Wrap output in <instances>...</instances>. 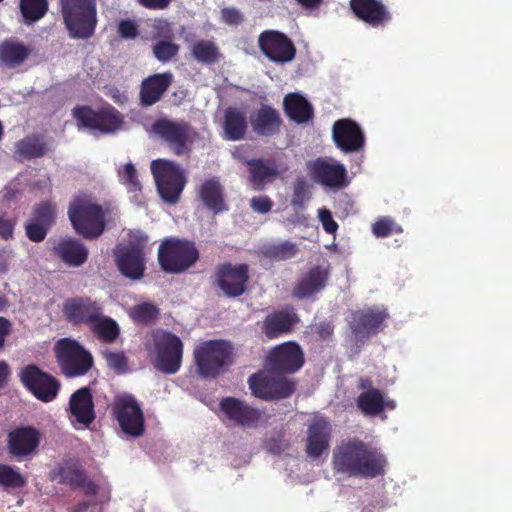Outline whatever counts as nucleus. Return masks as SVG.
<instances>
[{
	"instance_id": "obj_50",
	"label": "nucleus",
	"mask_w": 512,
	"mask_h": 512,
	"mask_svg": "<svg viewBox=\"0 0 512 512\" xmlns=\"http://www.w3.org/2000/svg\"><path fill=\"white\" fill-rule=\"evenodd\" d=\"M120 181L126 186L128 191L136 192L141 190V183L138 179L137 170L132 163L124 165L123 169L119 171Z\"/></svg>"
},
{
	"instance_id": "obj_34",
	"label": "nucleus",
	"mask_w": 512,
	"mask_h": 512,
	"mask_svg": "<svg viewBox=\"0 0 512 512\" xmlns=\"http://www.w3.org/2000/svg\"><path fill=\"white\" fill-rule=\"evenodd\" d=\"M50 148L42 135L29 134L14 145V158L20 162L44 157Z\"/></svg>"
},
{
	"instance_id": "obj_35",
	"label": "nucleus",
	"mask_w": 512,
	"mask_h": 512,
	"mask_svg": "<svg viewBox=\"0 0 512 512\" xmlns=\"http://www.w3.org/2000/svg\"><path fill=\"white\" fill-rule=\"evenodd\" d=\"M249 169V178L254 190H262L279 174L276 164L270 159L258 158L245 160Z\"/></svg>"
},
{
	"instance_id": "obj_58",
	"label": "nucleus",
	"mask_w": 512,
	"mask_h": 512,
	"mask_svg": "<svg viewBox=\"0 0 512 512\" xmlns=\"http://www.w3.org/2000/svg\"><path fill=\"white\" fill-rule=\"evenodd\" d=\"M319 219L322 223L323 229L329 233L334 234L338 229L337 222L333 219L332 213L327 209L319 210Z\"/></svg>"
},
{
	"instance_id": "obj_22",
	"label": "nucleus",
	"mask_w": 512,
	"mask_h": 512,
	"mask_svg": "<svg viewBox=\"0 0 512 512\" xmlns=\"http://www.w3.org/2000/svg\"><path fill=\"white\" fill-rule=\"evenodd\" d=\"M353 15L371 27H385L392 20V13L382 0H350Z\"/></svg>"
},
{
	"instance_id": "obj_25",
	"label": "nucleus",
	"mask_w": 512,
	"mask_h": 512,
	"mask_svg": "<svg viewBox=\"0 0 512 512\" xmlns=\"http://www.w3.org/2000/svg\"><path fill=\"white\" fill-rule=\"evenodd\" d=\"M219 407L230 421L242 427H255L262 417L258 408L235 397L221 399Z\"/></svg>"
},
{
	"instance_id": "obj_46",
	"label": "nucleus",
	"mask_w": 512,
	"mask_h": 512,
	"mask_svg": "<svg viewBox=\"0 0 512 512\" xmlns=\"http://www.w3.org/2000/svg\"><path fill=\"white\" fill-rule=\"evenodd\" d=\"M151 49L153 56L159 62L167 63L178 55L180 46L173 40H159L152 45Z\"/></svg>"
},
{
	"instance_id": "obj_11",
	"label": "nucleus",
	"mask_w": 512,
	"mask_h": 512,
	"mask_svg": "<svg viewBox=\"0 0 512 512\" xmlns=\"http://www.w3.org/2000/svg\"><path fill=\"white\" fill-rule=\"evenodd\" d=\"M155 350L154 367L164 374H175L179 371L183 357V342L172 332L157 330L153 333Z\"/></svg>"
},
{
	"instance_id": "obj_57",
	"label": "nucleus",
	"mask_w": 512,
	"mask_h": 512,
	"mask_svg": "<svg viewBox=\"0 0 512 512\" xmlns=\"http://www.w3.org/2000/svg\"><path fill=\"white\" fill-rule=\"evenodd\" d=\"M222 20L228 25H239L243 22V14L234 7L224 8L221 10Z\"/></svg>"
},
{
	"instance_id": "obj_61",
	"label": "nucleus",
	"mask_w": 512,
	"mask_h": 512,
	"mask_svg": "<svg viewBox=\"0 0 512 512\" xmlns=\"http://www.w3.org/2000/svg\"><path fill=\"white\" fill-rule=\"evenodd\" d=\"M10 376L9 365L5 361H0V390L5 388Z\"/></svg>"
},
{
	"instance_id": "obj_4",
	"label": "nucleus",
	"mask_w": 512,
	"mask_h": 512,
	"mask_svg": "<svg viewBox=\"0 0 512 512\" xmlns=\"http://www.w3.org/2000/svg\"><path fill=\"white\" fill-rule=\"evenodd\" d=\"M193 356L198 374L214 379L231 364L232 347L224 340H208L195 347Z\"/></svg>"
},
{
	"instance_id": "obj_33",
	"label": "nucleus",
	"mask_w": 512,
	"mask_h": 512,
	"mask_svg": "<svg viewBox=\"0 0 512 512\" xmlns=\"http://www.w3.org/2000/svg\"><path fill=\"white\" fill-rule=\"evenodd\" d=\"M54 255L70 267H79L88 259L87 247L78 239L66 237L53 248Z\"/></svg>"
},
{
	"instance_id": "obj_29",
	"label": "nucleus",
	"mask_w": 512,
	"mask_h": 512,
	"mask_svg": "<svg viewBox=\"0 0 512 512\" xmlns=\"http://www.w3.org/2000/svg\"><path fill=\"white\" fill-rule=\"evenodd\" d=\"M332 428L324 418H315L307 430L306 453L313 459L319 458L329 449Z\"/></svg>"
},
{
	"instance_id": "obj_44",
	"label": "nucleus",
	"mask_w": 512,
	"mask_h": 512,
	"mask_svg": "<svg viewBox=\"0 0 512 512\" xmlns=\"http://www.w3.org/2000/svg\"><path fill=\"white\" fill-rule=\"evenodd\" d=\"M56 204L46 200L33 206L30 220L51 228L56 221Z\"/></svg>"
},
{
	"instance_id": "obj_38",
	"label": "nucleus",
	"mask_w": 512,
	"mask_h": 512,
	"mask_svg": "<svg viewBox=\"0 0 512 512\" xmlns=\"http://www.w3.org/2000/svg\"><path fill=\"white\" fill-rule=\"evenodd\" d=\"M246 113L237 107H228L224 112V137L230 141L242 140L247 132Z\"/></svg>"
},
{
	"instance_id": "obj_60",
	"label": "nucleus",
	"mask_w": 512,
	"mask_h": 512,
	"mask_svg": "<svg viewBox=\"0 0 512 512\" xmlns=\"http://www.w3.org/2000/svg\"><path fill=\"white\" fill-rule=\"evenodd\" d=\"M11 331L12 323L5 317H0V349L3 348L5 339L11 333Z\"/></svg>"
},
{
	"instance_id": "obj_62",
	"label": "nucleus",
	"mask_w": 512,
	"mask_h": 512,
	"mask_svg": "<svg viewBox=\"0 0 512 512\" xmlns=\"http://www.w3.org/2000/svg\"><path fill=\"white\" fill-rule=\"evenodd\" d=\"M334 327L329 322L320 323L317 327V333L323 339L329 338L333 334Z\"/></svg>"
},
{
	"instance_id": "obj_42",
	"label": "nucleus",
	"mask_w": 512,
	"mask_h": 512,
	"mask_svg": "<svg viewBox=\"0 0 512 512\" xmlns=\"http://www.w3.org/2000/svg\"><path fill=\"white\" fill-rule=\"evenodd\" d=\"M191 54L197 62L202 64H214L220 57L217 45L209 40H200L194 43Z\"/></svg>"
},
{
	"instance_id": "obj_27",
	"label": "nucleus",
	"mask_w": 512,
	"mask_h": 512,
	"mask_svg": "<svg viewBox=\"0 0 512 512\" xmlns=\"http://www.w3.org/2000/svg\"><path fill=\"white\" fill-rule=\"evenodd\" d=\"M329 274V269L320 265L310 268L294 285L293 297L302 300L321 292L326 287Z\"/></svg>"
},
{
	"instance_id": "obj_32",
	"label": "nucleus",
	"mask_w": 512,
	"mask_h": 512,
	"mask_svg": "<svg viewBox=\"0 0 512 512\" xmlns=\"http://www.w3.org/2000/svg\"><path fill=\"white\" fill-rule=\"evenodd\" d=\"M198 198L203 206L217 215L228 211L224 188L216 177L205 180L198 189Z\"/></svg>"
},
{
	"instance_id": "obj_31",
	"label": "nucleus",
	"mask_w": 512,
	"mask_h": 512,
	"mask_svg": "<svg viewBox=\"0 0 512 512\" xmlns=\"http://www.w3.org/2000/svg\"><path fill=\"white\" fill-rule=\"evenodd\" d=\"M69 411L77 423L88 427L95 418L94 402L91 389L82 387L76 390L69 399Z\"/></svg>"
},
{
	"instance_id": "obj_19",
	"label": "nucleus",
	"mask_w": 512,
	"mask_h": 512,
	"mask_svg": "<svg viewBox=\"0 0 512 512\" xmlns=\"http://www.w3.org/2000/svg\"><path fill=\"white\" fill-rule=\"evenodd\" d=\"M388 316L385 309L356 310L351 313L349 327L358 341H364L370 336L376 335L385 327L384 323Z\"/></svg>"
},
{
	"instance_id": "obj_64",
	"label": "nucleus",
	"mask_w": 512,
	"mask_h": 512,
	"mask_svg": "<svg viewBox=\"0 0 512 512\" xmlns=\"http://www.w3.org/2000/svg\"><path fill=\"white\" fill-rule=\"evenodd\" d=\"M359 389L370 391V390H378L373 387V382L369 378H360L358 383Z\"/></svg>"
},
{
	"instance_id": "obj_28",
	"label": "nucleus",
	"mask_w": 512,
	"mask_h": 512,
	"mask_svg": "<svg viewBox=\"0 0 512 512\" xmlns=\"http://www.w3.org/2000/svg\"><path fill=\"white\" fill-rule=\"evenodd\" d=\"M172 83L171 72L155 73L143 79L139 91L141 106L150 107L159 102Z\"/></svg>"
},
{
	"instance_id": "obj_56",
	"label": "nucleus",
	"mask_w": 512,
	"mask_h": 512,
	"mask_svg": "<svg viewBox=\"0 0 512 512\" xmlns=\"http://www.w3.org/2000/svg\"><path fill=\"white\" fill-rule=\"evenodd\" d=\"M250 206L253 211L261 214L268 213L272 207L273 202L267 195L253 197L250 201Z\"/></svg>"
},
{
	"instance_id": "obj_53",
	"label": "nucleus",
	"mask_w": 512,
	"mask_h": 512,
	"mask_svg": "<svg viewBox=\"0 0 512 512\" xmlns=\"http://www.w3.org/2000/svg\"><path fill=\"white\" fill-rule=\"evenodd\" d=\"M51 228L46 227L40 223L29 220L25 224V234L27 238L35 243L42 242Z\"/></svg>"
},
{
	"instance_id": "obj_1",
	"label": "nucleus",
	"mask_w": 512,
	"mask_h": 512,
	"mask_svg": "<svg viewBox=\"0 0 512 512\" xmlns=\"http://www.w3.org/2000/svg\"><path fill=\"white\" fill-rule=\"evenodd\" d=\"M333 468L350 477L374 479L386 473L387 458L380 449L359 440L342 442L333 452Z\"/></svg>"
},
{
	"instance_id": "obj_48",
	"label": "nucleus",
	"mask_w": 512,
	"mask_h": 512,
	"mask_svg": "<svg viewBox=\"0 0 512 512\" xmlns=\"http://www.w3.org/2000/svg\"><path fill=\"white\" fill-rule=\"evenodd\" d=\"M102 355L108 367L116 371L118 374H122L127 371L128 358L123 351H112L106 349L102 351Z\"/></svg>"
},
{
	"instance_id": "obj_63",
	"label": "nucleus",
	"mask_w": 512,
	"mask_h": 512,
	"mask_svg": "<svg viewBox=\"0 0 512 512\" xmlns=\"http://www.w3.org/2000/svg\"><path fill=\"white\" fill-rule=\"evenodd\" d=\"M9 258H10V252L5 249H1L0 250V273H5L8 271Z\"/></svg>"
},
{
	"instance_id": "obj_30",
	"label": "nucleus",
	"mask_w": 512,
	"mask_h": 512,
	"mask_svg": "<svg viewBox=\"0 0 512 512\" xmlns=\"http://www.w3.org/2000/svg\"><path fill=\"white\" fill-rule=\"evenodd\" d=\"M253 132L261 137H272L279 134L283 121L277 109L262 105L250 115Z\"/></svg>"
},
{
	"instance_id": "obj_37",
	"label": "nucleus",
	"mask_w": 512,
	"mask_h": 512,
	"mask_svg": "<svg viewBox=\"0 0 512 512\" xmlns=\"http://www.w3.org/2000/svg\"><path fill=\"white\" fill-rule=\"evenodd\" d=\"M283 107L285 114L297 124L312 120L314 110L311 103L298 93H290L284 97Z\"/></svg>"
},
{
	"instance_id": "obj_24",
	"label": "nucleus",
	"mask_w": 512,
	"mask_h": 512,
	"mask_svg": "<svg viewBox=\"0 0 512 512\" xmlns=\"http://www.w3.org/2000/svg\"><path fill=\"white\" fill-rule=\"evenodd\" d=\"M308 168L313 178L326 187L340 189L348 183L347 170L339 162L317 158Z\"/></svg>"
},
{
	"instance_id": "obj_8",
	"label": "nucleus",
	"mask_w": 512,
	"mask_h": 512,
	"mask_svg": "<svg viewBox=\"0 0 512 512\" xmlns=\"http://www.w3.org/2000/svg\"><path fill=\"white\" fill-rule=\"evenodd\" d=\"M152 131L176 156L189 155L192 151V144L198 136L189 122L167 118L156 120L152 124Z\"/></svg>"
},
{
	"instance_id": "obj_10",
	"label": "nucleus",
	"mask_w": 512,
	"mask_h": 512,
	"mask_svg": "<svg viewBox=\"0 0 512 512\" xmlns=\"http://www.w3.org/2000/svg\"><path fill=\"white\" fill-rule=\"evenodd\" d=\"M151 172L162 199L169 204L178 202L186 184V177L180 166L171 160L156 159L151 163Z\"/></svg>"
},
{
	"instance_id": "obj_17",
	"label": "nucleus",
	"mask_w": 512,
	"mask_h": 512,
	"mask_svg": "<svg viewBox=\"0 0 512 512\" xmlns=\"http://www.w3.org/2000/svg\"><path fill=\"white\" fill-rule=\"evenodd\" d=\"M304 354L296 342H285L272 348L266 357V367L285 376L296 373L304 365Z\"/></svg>"
},
{
	"instance_id": "obj_5",
	"label": "nucleus",
	"mask_w": 512,
	"mask_h": 512,
	"mask_svg": "<svg viewBox=\"0 0 512 512\" xmlns=\"http://www.w3.org/2000/svg\"><path fill=\"white\" fill-rule=\"evenodd\" d=\"M248 385L254 397L274 401L291 397L297 389L298 382L266 367L250 375Z\"/></svg>"
},
{
	"instance_id": "obj_15",
	"label": "nucleus",
	"mask_w": 512,
	"mask_h": 512,
	"mask_svg": "<svg viewBox=\"0 0 512 512\" xmlns=\"http://www.w3.org/2000/svg\"><path fill=\"white\" fill-rule=\"evenodd\" d=\"M258 47L269 61L276 64L289 63L296 56L294 42L285 33L278 30L262 31L258 36Z\"/></svg>"
},
{
	"instance_id": "obj_59",
	"label": "nucleus",
	"mask_w": 512,
	"mask_h": 512,
	"mask_svg": "<svg viewBox=\"0 0 512 512\" xmlns=\"http://www.w3.org/2000/svg\"><path fill=\"white\" fill-rule=\"evenodd\" d=\"M172 0H137L144 8L150 10H164L169 7Z\"/></svg>"
},
{
	"instance_id": "obj_3",
	"label": "nucleus",
	"mask_w": 512,
	"mask_h": 512,
	"mask_svg": "<svg viewBox=\"0 0 512 512\" xmlns=\"http://www.w3.org/2000/svg\"><path fill=\"white\" fill-rule=\"evenodd\" d=\"M75 232L85 239H96L105 230V213L101 205L86 197H76L68 208Z\"/></svg>"
},
{
	"instance_id": "obj_55",
	"label": "nucleus",
	"mask_w": 512,
	"mask_h": 512,
	"mask_svg": "<svg viewBox=\"0 0 512 512\" xmlns=\"http://www.w3.org/2000/svg\"><path fill=\"white\" fill-rule=\"evenodd\" d=\"M16 224L15 218H6L4 215H0V238L6 241L12 239Z\"/></svg>"
},
{
	"instance_id": "obj_14",
	"label": "nucleus",
	"mask_w": 512,
	"mask_h": 512,
	"mask_svg": "<svg viewBox=\"0 0 512 512\" xmlns=\"http://www.w3.org/2000/svg\"><path fill=\"white\" fill-rule=\"evenodd\" d=\"M19 377L27 390L42 402L53 401L61 388V383L58 379L34 364L25 366L20 371Z\"/></svg>"
},
{
	"instance_id": "obj_47",
	"label": "nucleus",
	"mask_w": 512,
	"mask_h": 512,
	"mask_svg": "<svg viewBox=\"0 0 512 512\" xmlns=\"http://www.w3.org/2000/svg\"><path fill=\"white\" fill-rule=\"evenodd\" d=\"M159 315L158 308L151 303L135 305L130 311V317L138 324L148 325L153 323Z\"/></svg>"
},
{
	"instance_id": "obj_12",
	"label": "nucleus",
	"mask_w": 512,
	"mask_h": 512,
	"mask_svg": "<svg viewBox=\"0 0 512 512\" xmlns=\"http://www.w3.org/2000/svg\"><path fill=\"white\" fill-rule=\"evenodd\" d=\"M72 116L79 129L99 131L102 134L115 132L122 124L120 113L114 107L94 110L88 105H77L72 109Z\"/></svg>"
},
{
	"instance_id": "obj_13",
	"label": "nucleus",
	"mask_w": 512,
	"mask_h": 512,
	"mask_svg": "<svg viewBox=\"0 0 512 512\" xmlns=\"http://www.w3.org/2000/svg\"><path fill=\"white\" fill-rule=\"evenodd\" d=\"M112 412L119 427L126 435L137 438L144 434V414L132 395L117 397L112 406Z\"/></svg>"
},
{
	"instance_id": "obj_6",
	"label": "nucleus",
	"mask_w": 512,
	"mask_h": 512,
	"mask_svg": "<svg viewBox=\"0 0 512 512\" xmlns=\"http://www.w3.org/2000/svg\"><path fill=\"white\" fill-rule=\"evenodd\" d=\"M199 260V251L193 241L168 238L158 248V263L161 269L170 274H180Z\"/></svg>"
},
{
	"instance_id": "obj_16",
	"label": "nucleus",
	"mask_w": 512,
	"mask_h": 512,
	"mask_svg": "<svg viewBox=\"0 0 512 512\" xmlns=\"http://www.w3.org/2000/svg\"><path fill=\"white\" fill-rule=\"evenodd\" d=\"M249 281V267L247 264L233 265L224 263L215 271L214 284L229 298L243 295L247 290Z\"/></svg>"
},
{
	"instance_id": "obj_39",
	"label": "nucleus",
	"mask_w": 512,
	"mask_h": 512,
	"mask_svg": "<svg viewBox=\"0 0 512 512\" xmlns=\"http://www.w3.org/2000/svg\"><path fill=\"white\" fill-rule=\"evenodd\" d=\"M92 333L104 343H113L120 335V328L117 322L111 317L105 316L103 308L96 315V320L88 326Z\"/></svg>"
},
{
	"instance_id": "obj_52",
	"label": "nucleus",
	"mask_w": 512,
	"mask_h": 512,
	"mask_svg": "<svg viewBox=\"0 0 512 512\" xmlns=\"http://www.w3.org/2000/svg\"><path fill=\"white\" fill-rule=\"evenodd\" d=\"M152 39L156 41L173 40L174 29L172 23L163 18L155 19L152 24Z\"/></svg>"
},
{
	"instance_id": "obj_41",
	"label": "nucleus",
	"mask_w": 512,
	"mask_h": 512,
	"mask_svg": "<svg viewBox=\"0 0 512 512\" xmlns=\"http://www.w3.org/2000/svg\"><path fill=\"white\" fill-rule=\"evenodd\" d=\"M264 257L275 261H286L297 255L299 252L296 243L290 241H281L278 243H269L262 247Z\"/></svg>"
},
{
	"instance_id": "obj_26",
	"label": "nucleus",
	"mask_w": 512,
	"mask_h": 512,
	"mask_svg": "<svg viewBox=\"0 0 512 512\" xmlns=\"http://www.w3.org/2000/svg\"><path fill=\"white\" fill-rule=\"evenodd\" d=\"M333 140L343 152H357L364 146V134L351 119L337 120L333 125Z\"/></svg>"
},
{
	"instance_id": "obj_20",
	"label": "nucleus",
	"mask_w": 512,
	"mask_h": 512,
	"mask_svg": "<svg viewBox=\"0 0 512 512\" xmlns=\"http://www.w3.org/2000/svg\"><path fill=\"white\" fill-rule=\"evenodd\" d=\"M41 442V432L33 426H19L7 435V449L11 456L24 459L35 455Z\"/></svg>"
},
{
	"instance_id": "obj_54",
	"label": "nucleus",
	"mask_w": 512,
	"mask_h": 512,
	"mask_svg": "<svg viewBox=\"0 0 512 512\" xmlns=\"http://www.w3.org/2000/svg\"><path fill=\"white\" fill-rule=\"evenodd\" d=\"M118 34L123 39H135L139 34L138 26L132 20H122L118 24Z\"/></svg>"
},
{
	"instance_id": "obj_36",
	"label": "nucleus",
	"mask_w": 512,
	"mask_h": 512,
	"mask_svg": "<svg viewBox=\"0 0 512 512\" xmlns=\"http://www.w3.org/2000/svg\"><path fill=\"white\" fill-rule=\"evenodd\" d=\"M31 49L18 39L10 37L0 43V65L9 69L22 65L30 56Z\"/></svg>"
},
{
	"instance_id": "obj_45",
	"label": "nucleus",
	"mask_w": 512,
	"mask_h": 512,
	"mask_svg": "<svg viewBox=\"0 0 512 512\" xmlns=\"http://www.w3.org/2000/svg\"><path fill=\"white\" fill-rule=\"evenodd\" d=\"M26 485L25 477L18 471V469L7 465L0 464V486L8 488H22Z\"/></svg>"
},
{
	"instance_id": "obj_40",
	"label": "nucleus",
	"mask_w": 512,
	"mask_h": 512,
	"mask_svg": "<svg viewBox=\"0 0 512 512\" xmlns=\"http://www.w3.org/2000/svg\"><path fill=\"white\" fill-rule=\"evenodd\" d=\"M358 408L365 414L375 416L380 414L386 406L393 408L394 405L385 403L383 394L380 390H370L362 392L357 398Z\"/></svg>"
},
{
	"instance_id": "obj_2",
	"label": "nucleus",
	"mask_w": 512,
	"mask_h": 512,
	"mask_svg": "<svg viewBox=\"0 0 512 512\" xmlns=\"http://www.w3.org/2000/svg\"><path fill=\"white\" fill-rule=\"evenodd\" d=\"M59 4L71 39L87 40L95 34L98 22L95 0H59Z\"/></svg>"
},
{
	"instance_id": "obj_21",
	"label": "nucleus",
	"mask_w": 512,
	"mask_h": 512,
	"mask_svg": "<svg viewBox=\"0 0 512 512\" xmlns=\"http://www.w3.org/2000/svg\"><path fill=\"white\" fill-rule=\"evenodd\" d=\"M51 480L68 485L72 489H82L88 496H94L99 492V486L87 476L85 469L75 462H65L53 469Z\"/></svg>"
},
{
	"instance_id": "obj_9",
	"label": "nucleus",
	"mask_w": 512,
	"mask_h": 512,
	"mask_svg": "<svg viewBox=\"0 0 512 512\" xmlns=\"http://www.w3.org/2000/svg\"><path fill=\"white\" fill-rule=\"evenodd\" d=\"M55 354L61 372L66 377L85 375L93 366V357L78 341L62 338L55 344Z\"/></svg>"
},
{
	"instance_id": "obj_49",
	"label": "nucleus",
	"mask_w": 512,
	"mask_h": 512,
	"mask_svg": "<svg viewBox=\"0 0 512 512\" xmlns=\"http://www.w3.org/2000/svg\"><path fill=\"white\" fill-rule=\"evenodd\" d=\"M402 228L390 217H382L372 225V233L377 238L388 237L393 233H401Z\"/></svg>"
},
{
	"instance_id": "obj_18",
	"label": "nucleus",
	"mask_w": 512,
	"mask_h": 512,
	"mask_svg": "<svg viewBox=\"0 0 512 512\" xmlns=\"http://www.w3.org/2000/svg\"><path fill=\"white\" fill-rule=\"evenodd\" d=\"M102 305L89 296L69 297L62 303L61 312L65 321L73 327L89 326L96 320Z\"/></svg>"
},
{
	"instance_id": "obj_51",
	"label": "nucleus",
	"mask_w": 512,
	"mask_h": 512,
	"mask_svg": "<svg viewBox=\"0 0 512 512\" xmlns=\"http://www.w3.org/2000/svg\"><path fill=\"white\" fill-rule=\"evenodd\" d=\"M309 199V184L304 177H297L293 194L291 199V205L295 208H302L304 202Z\"/></svg>"
},
{
	"instance_id": "obj_23",
	"label": "nucleus",
	"mask_w": 512,
	"mask_h": 512,
	"mask_svg": "<svg viewBox=\"0 0 512 512\" xmlns=\"http://www.w3.org/2000/svg\"><path fill=\"white\" fill-rule=\"evenodd\" d=\"M300 318L294 307L286 306L265 316L261 323V332L269 340L277 339L292 332Z\"/></svg>"
},
{
	"instance_id": "obj_7",
	"label": "nucleus",
	"mask_w": 512,
	"mask_h": 512,
	"mask_svg": "<svg viewBox=\"0 0 512 512\" xmlns=\"http://www.w3.org/2000/svg\"><path fill=\"white\" fill-rule=\"evenodd\" d=\"M148 236L136 231L130 234L127 245H117L114 249L115 263L120 273L131 280L143 277L145 271V247Z\"/></svg>"
},
{
	"instance_id": "obj_43",
	"label": "nucleus",
	"mask_w": 512,
	"mask_h": 512,
	"mask_svg": "<svg viewBox=\"0 0 512 512\" xmlns=\"http://www.w3.org/2000/svg\"><path fill=\"white\" fill-rule=\"evenodd\" d=\"M20 11L26 24L34 23L43 18L48 11L47 0H20Z\"/></svg>"
}]
</instances>
